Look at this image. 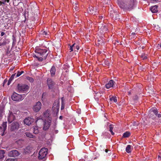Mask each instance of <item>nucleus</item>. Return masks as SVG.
<instances>
[{
  "label": "nucleus",
  "instance_id": "56",
  "mask_svg": "<svg viewBox=\"0 0 161 161\" xmlns=\"http://www.w3.org/2000/svg\"><path fill=\"white\" fill-rule=\"evenodd\" d=\"M158 158L160 159V160H161V156L158 155Z\"/></svg>",
  "mask_w": 161,
  "mask_h": 161
},
{
  "label": "nucleus",
  "instance_id": "45",
  "mask_svg": "<svg viewBox=\"0 0 161 161\" xmlns=\"http://www.w3.org/2000/svg\"><path fill=\"white\" fill-rule=\"evenodd\" d=\"M76 49V50H78L79 49V47L78 46V45H76L75 46V49Z\"/></svg>",
  "mask_w": 161,
  "mask_h": 161
},
{
  "label": "nucleus",
  "instance_id": "12",
  "mask_svg": "<svg viewBox=\"0 0 161 161\" xmlns=\"http://www.w3.org/2000/svg\"><path fill=\"white\" fill-rule=\"evenodd\" d=\"M41 103L40 102L38 101L36 103V105L34 106L33 107V110L34 111L36 112H37L41 108Z\"/></svg>",
  "mask_w": 161,
  "mask_h": 161
},
{
  "label": "nucleus",
  "instance_id": "20",
  "mask_svg": "<svg viewBox=\"0 0 161 161\" xmlns=\"http://www.w3.org/2000/svg\"><path fill=\"white\" fill-rule=\"evenodd\" d=\"M109 100L110 102H114V103H116L117 101L116 97L114 96H110Z\"/></svg>",
  "mask_w": 161,
  "mask_h": 161
},
{
  "label": "nucleus",
  "instance_id": "36",
  "mask_svg": "<svg viewBox=\"0 0 161 161\" xmlns=\"http://www.w3.org/2000/svg\"><path fill=\"white\" fill-rule=\"evenodd\" d=\"M97 42L100 45H102L103 43V40H101L98 39Z\"/></svg>",
  "mask_w": 161,
  "mask_h": 161
},
{
  "label": "nucleus",
  "instance_id": "49",
  "mask_svg": "<svg viewBox=\"0 0 161 161\" xmlns=\"http://www.w3.org/2000/svg\"><path fill=\"white\" fill-rule=\"evenodd\" d=\"M5 33L4 32H2L1 33V36H3L4 35H5Z\"/></svg>",
  "mask_w": 161,
  "mask_h": 161
},
{
  "label": "nucleus",
  "instance_id": "43",
  "mask_svg": "<svg viewBox=\"0 0 161 161\" xmlns=\"http://www.w3.org/2000/svg\"><path fill=\"white\" fill-rule=\"evenodd\" d=\"M69 50H70V52H72L74 50V48H73V47H71V46H70L69 47Z\"/></svg>",
  "mask_w": 161,
  "mask_h": 161
},
{
  "label": "nucleus",
  "instance_id": "34",
  "mask_svg": "<svg viewBox=\"0 0 161 161\" xmlns=\"http://www.w3.org/2000/svg\"><path fill=\"white\" fill-rule=\"evenodd\" d=\"M63 97L62 98V105L61 107V109H63L64 108V103L63 101Z\"/></svg>",
  "mask_w": 161,
  "mask_h": 161
},
{
  "label": "nucleus",
  "instance_id": "37",
  "mask_svg": "<svg viewBox=\"0 0 161 161\" xmlns=\"http://www.w3.org/2000/svg\"><path fill=\"white\" fill-rule=\"evenodd\" d=\"M109 128V131L112 130H113V125L112 124L110 125Z\"/></svg>",
  "mask_w": 161,
  "mask_h": 161
},
{
  "label": "nucleus",
  "instance_id": "32",
  "mask_svg": "<svg viewBox=\"0 0 161 161\" xmlns=\"http://www.w3.org/2000/svg\"><path fill=\"white\" fill-rule=\"evenodd\" d=\"M16 159L14 158H9L5 159L4 161H15Z\"/></svg>",
  "mask_w": 161,
  "mask_h": 161
},
{
  "label": "nucleus",
  "instance_id": "41",
  "mask_svg": "<svg viewBox=\"0 0 161 161\" xmlns=\"http://www.w3.org/2000/svg\"><path fill=\"white\" fill-rule=\"evenodd\" d=\"M75 43L73 44L72 46H71V47H73V48H74V50L75 51H76V50H75Z\"/></svg>",
  "mask_w": 161,
  "mask_h": 161
},
{
  "label": "nucleus",
  "instance_id": "17",
  "mask_svg": "<svg viewBox=\"0 0 161 161\" xmlns=\"http://www.w3.org/2000/svg\"><path fill=\"white\" fill-rule=\"evenodd\" d=\"M88 12L91 14H95L96 12V9L92 6L89 7L88 8Z\"/></svg>",
  "mask_w": 161,
  "mask_h": 161
},
{
  "label": "nucleus",
  "instance_id": "38",
  "mask_svg": "<svg viewBox=\"0 0 161 161\" xmlns=\"http://www.w3.org/2000/svg\"><path fill=\"white\" fill-rule=\"evenodd\" d=\"M75 5H75V7H74V8L75 10V11H76L78 10V8L77 6V4L76 3H75Z\"/></svg>",
  "mask_w": 161,
  "mask_h": 161
},
{
  "label": "nucleus",
  "instance_id": "63",
  "mask_svg": "<svg viewBox=\"0 0 161 161\" xmlns=\"http://www.w3.org/2000/svg\"><path fill=\"white\" fill-rule=\"evenodd\" d=\"M115 18H116V17H114V19H115Z\"/></svg>",
  "mask_w": 161,
  "mask_h": 161
},
{
  "label": "nucleus",
  "instance_id": "52",
  "mask_svg": "<svg viewBox=\"0 0 161 161\" xmlns=\"http://www.w3.org/2000/svg\"><path fill=\"white\" fill-rule=\"evenodd\" d=\"M7 54L9 56L11 54H10V52H8V51L7 52Z\"/></svg>",
  "mask_w": 161,
  "mask_h": 161
},
{
  "label": "nucleus",
  "instance_id": "50",
  "mask_svg": "<svg viewBox=\"0 0 161 161\" xmlns=\"http://www.w3.org/2000/svg\"><path fill=\"white\" fill-rule=\"evenodd\" d=\"M110 131L111 132V133L112 135H114V133L113 132V130Z\"/></svg>",
  "mask_w": 161,
  "mask_h": 161
},
{
  "label": "nucleus",
  "instance_id": "26",
  "mask_svg": "<svg viewBox=\"0 0 161 161\" xmlns=\"http://www.w3.org/2000/svg\"><path fill=\"white\" fill-rule=\"evenodd\" d=\"M7 123L6 122H4L3 123L2 127L3 128V132H4L6 129L7 126Z\"/></svg>",
  "mask_w": 161,
  "mask_h": 161
},
{
  "label": "nucleus",
  "instance_id": "33",
  "mask_svg": "<svg viewBox=\"0 0 161 161\" xmlns=\"http://www.w3.org/2000/svg\"><path fill=\"white\" fill-rule=\"evenodd\" d=\"M26 79L29 80L31 82H33L34 81L33 78L29 76L27 77Z\"/></svg>",
  "mask_w": 161,
  "mask_h": 161
},
{
  "label": "nucleus",
  "instance_id": "14",
  "mask_svg": "<svg viewBox=\"0 0 161 161\" xmlns=\"http://www.w3.org/2000/svg\"><path fill=\"white\" fill-rule=\"evenodd\" d=\"M33 121L34 119L29 117L25 119L24 120V123L28 125H30Z\"/></svg>",
  "mask_w": 161,
  "mask_h": 161
},
{
  "label": "nucleus",
  "instance_id": "3",
  "mask_svg": "<svg viewBox=\"0 0 161 161\" xmlns=\"http://www.w3.org/2000/svg\"><path fill=\"white\" fill-rule=\"evenodd\" d=\"M17 88L19 92L25 93L29 90V86L25 84L19 83L17 85Z\"/></svg>",
  "mask_w": 161,
  "mask_h": 161
},
{
  "label": "nucleus",
  "instance_id": "60",
  "mask_svg": "<svg viewBox=\"0 0 161 161\" xmlns=\"http://www.w3.org/2000/svg\"><path fill=\"white\" fill-rule=\"evenodd\" d=\"M99 18L100 19H102V18H103V16H99Z\"/></svg>",
  "mask_w": 161,
  "mask_h": 161
},
{
  "label": "nucleus",
  "instance_id": "57",
  "mask_svg": "<svg viewBox=\"0 0 161 161\" xmlns=\"http://www.w3.org/2000/svg\"><path fill=\"white\" fill-rule=\"evenodd\" d=\"M136 35V33H135V32H132L131 34V35H133V36H134Z\"/></svg>",
  "mask_w": 161,
  "mask_h": 161
},
{
  "label": "nucleus",
  "instance_id": "8",
  "mask_svg": "<svg viewBox=\"0 0 161 161\" xmlns=\"http://www.w3.org/2000/svg\"><path fill=\"white\" fill-rule=\"evenodd\" d=\"M20 154L19 151L16 150H13L8 152V155L9 157L15 158Z\"/></svg>",
  "mask_w": 161,
  "mask_h": 161
},
{
  "label": "nucleus",
  "instance_id": "53",
  "mask_svg": "<svg viewBox=\"0 0 161 161\" xmlns=\"http://www.w3.org/2000/svg\"><path fill=\"white\" fill-rule=\"evenodd\" d=\"M105 151L106 153H108V152L109 151L107 149H105ZM109 152H110V151H109Z\"/></svg>",
  "mask_w": 161,
  "mask_h": 161
},
{
  "label": "nucleus",
  "instance_id": "9",
  "mask_svg": "<svg viewBox=\"0 0 161 161\" xmlns=\"http://www.w3.org/2000/svg\"><path fill=\"white\" fill-rule=\"evenodd\" d=\"M19 127V125L18 122H15L12 123L10 126V130L12 131H17Z\"/></svg>",
  "mask_w": 161,
  "mask_h": 161
},
{
  "label": "nucleus",
  "instance_id": "10",
  "mask_svg": "<svg viewBox=\"0 0 161 161\" xmlns=\"http://www.w3.org/2000/svg\"><path fill=\"white\" fill-rule=\"evenodd\" d=\"M47 84L49 89H53L55 84V82L50 78L47 79Z\"/></svg>",
  "mask_w": 161,
  "mask_h": 161
},
{
  "label": "nucleus",
  "instance_id": "51",
  "mask_svg": "<svg viewBox=\"0 0 161 161\" xmlns=\"http://www.w3.org/2000/svg\"><path fill=\"white\" fill-rule=\"evenodd\" d=\"M46 95V93H43L42 96V99L43 98L44 96Z\"/></svg>",
  "mask_w": 161,
  "mask_h": 161
},
{
  "label": "nucleus",
  "instance_id": "4",
  "mask_svg": "<svg viewBox=\"0 0 161 161\" xmlns=\"http://www.w3.org/2000/svg\"><path fill=\"white\" fill-rule=\"evenodd\" d=\"M48 149L43 148L41 149L38 153V158L39 159H45L47 154Z\"/></svg>",
  "mask_w": 161,
  "mask_h": 161
},
{
  "label": "nucleus",
  "instance_id": "13",
  "mask_svg": "<svg viewBox=\"0 0 161 161\" xmlns=\"http://www.w3.org/2000/svg\"><path fill=\"white\" fill-rule=\"evenodd\" d=\"M50 112L51 111L49 109H47L45 111L43 114V115L44 118V120L45 119H47V120H49V118H51L50 117Z\"/></svg>",
  "mask_w": 161,
  "mask_h": 161
},
{
  "label": "nucleus",
  "instance_id": "48",
  "mask_svg": "<svg viewBox=\"0 0 161 161\" xmlns=\"http://www.w3.org/2000/svg\"><path fill=\"white\" fill-rule=\"evenodd\" d=\"M0 131H3V128L1 126L0 127Z\"/></svg>",
  "mask_w": 161,
  "mask_h": 161
},
{
  "label": "nucleus",
  "instance_id": "6",
  "mask_svg": "<svg viewBox=\"0 0 161 161\" xmlns=\"http://www.w3.org/2000/svg\"><path fill=\"white\" fill-rule=\"evenodd\" d=\"M150 116L153 119L155 118L157 116L158 118L161 117V114H158V110L156 108H153L150 113Z\"/></svg>",
  "mask_w": 161,
  "mask_h": 161
},
{
  "label": "nucleus",
  "instance_id": "62",
  "mask_svg": "<svg viewBox=\"0 0 161 161\" xmlns=\"http://www.w3.org/2000/svg\"><path fill=\"white\" fill-rule=\"evenodd\" d=\"M160 47L161 48V42L160 44Z\"/></svg>",
  "mask_w": 161,
  "mask_h": 161
},
{
  "label": "nucleus",
  "instance_id": "64",
  "mask_svg": "<svg viewBox=\"0 0 161 161\" xmlns=\"http://www.w3.org/2000/svg\"><path fill=\"white\" fill-rule=\"evenodd\" d=\"M120 45H121V44H121V43H120Z\"/></svg>",
  "mask_w": 161,
  "mask_h": 161
},
{
  "label": "nucleus",
  "instance_id": "61",
  "mask_svg": "<svg viewBox=\"0 0 161 161\" xmlns=\"http://www.w3.org/2000/svg\"><path fill=\"white\" fill-rule=\"evenodd\" d=\"M110 154H111V152H110V153H108V154L109 155H110Z\"/></svg>",
  "mask_w": 161,
  "mask_h": 161
},
{
  "label": "nucleus",
  "instance_id": "25",
  "mask_svg": "<svg viewBox=\"0 0 161 161\" xmlns=\"http://www.w3.org/2000/svg\"><path fill=\"white\" fill-rule=\"evenodd\" d=\"M131 146L130 145H128L126 148V151L128 153H129L131 152Z\"/></svg>",
  "mask_w": 161,
  "mask_h": 161
},
{
  "label": "nucleus",
  "instance_id": "22",
  "mask_svg": "<svg viewBox=\"0 0 161 161\" xmlns=\"http://www.w3.org/2000/svg\"><path fill=\"white\" fill-rule=\"evenodd\" d=\"M5 154V151L3 150H0V160H2L4 157V154Z\"/></svg>",
  "mask_w": 161,
  "mask_h": 161
},
{
  "label": "nucleus",
  "instance_id": "29",
  "mask_svg": "<svg viewBox=\"0 0 161 161\" xmlns=\"http://www.w3.org/2000/svg\"><path fill=\"white\" fill-rule=\"evenodd\" d=\"M25 134L27 137L30 138H33L34 137L33 135L31 133L29 132H27L25 133Z\"/></svg>",
  "mask_w": 161,
  "mask_h": 161
},
{
  "label": "nucleus",
  "instance_id": "39",
  "mask_svg": "<svg viewBox=\"0 0 161 161\" xmlns=\"http://www.w3.org/2000/svg\"><path fill=\"white\" fill-rule=\"evenodd\" d=\"M6 42H0V46H2L3 45H4L6 44Z\"/></svg>",
  "mask_w": 161,
  "mask_h": 161
},
{
  "label": "nucleus",
  "instance_id": "58",
  "mask_svg": "<svg viewBox=\"0 0 161 161\" xmlns=\"http://www.w3.org/2000/svg\"><path fill=\"white\" fill-rule=\"evenodd\" d=\"M147 56H144L143 58V59H147Z\"/></svg>",
  "mask_w": 161,
  "mask_h": 161
},
{
  "label": "nucleus",
  "instance_id": "5",
  "mask_svg": "<svg viewBox=\"0 0 161 161\" xmlns=\"http://www.w3.org/2000/svg\"><path fill=\"white\" fill-rule=\"evenodd\" d=\"M44 121L42 119H39L36 121V123L37 124L38 122H43L44 126L43 129L44 130H47L51 125V123L52 122V118H49V120H47V119H45Z\"/></svg>",
  "mask_w": 161,
  "mask_h": 161
},
{
  "label": "nucleus",
  "instance_id": "28",
  "mask_svg": "<svg viewBox=\"0 0 161 161\" xmlns=\"http://www.w3.org/2000/svg\"><path fill=\"white\" fill-rule=\"evenodd\" d=\"M39 132V130L37 126H35L33 128V133L35 134H38Z\"/></svg>",
  "mask_w": 161,
  "mask_h": 161
},
{
  "label": "nucleus",
  "instance_id": "40",
  "mask_svg": "<svg viewBox=\"0 0 161 161\" xmlns=\"http://www.w3.org/2000/svg\"><path fill=\"white\" fill-rule=\"evenodd\" d=\"M104 62L105 63V64L107 66H109V63L108 61H105Z\"/></svg>",
  "mask_w": 161,
  "mask_h": 161
},
{
  "label": "nucleus",
  "instance_id": "30",
  "mask_svg": "<svg viewBox=\"0 0 161 161\" xmlns=\"http://www.w3.org/2000/svg\"><path fill=\"white\" fill-rule=\"evenodd\" d=\"M24 73V72L23 71H21L20 72L18 71L17 73V74H16L15 78H16L17 77L19 76L22 75V74Z\"/></svg>",
  "mask_w": 161,
  "mask_h": 161
},
{
  "label": "nucleus",
  "instance_id": "21",
  "mask_svg": "<svg viewBox=\"0 0 161 161\" xmlns=\"http://www.w3.org/2000/svg\"><path fill=\"white\" fill-rule=\"evenodd\" d=\"M100 29L103 32H106L108 30V29L106 26L103 25L100 27Z\"/></svg>",
  "mask_w": 161,
  "mask_h": 161
},
{
  "label": "nucleus",
  "instance_id": "2",
  "mask_svg": "<svg viewBox=\"0 0 161 161\" xmlns=\"http://www.w3.org/2000/svg\"><path fill=\"white\" fill-rule=\"evenodd\" d=\"M118 4L120 8L130 11L133 8L134 0H126L124 2L118 1Z\"/></svg>",
  "mask_w": 161,
  "mask_h": 161
},
{
  "label": "nucleus",
  "instance_id": "15",
  "mask_svg": "<svg viewBox=\"0 0 161 161\" xmlns=\"http://www.w3.org/2000/svg\"><path fill=\"white\" fill-rule=\"evenodd\" d=\"M33 150V147L31 146H29L24 149V152L26 153H30L32 152Z\"/></svg>",
  "mask_w": 161,
  "mask_h": 161
},
{
  "label": "nucleus",
  "instance_id": "44",
  "mask_svg": "<svg viewBox=\"0 0 161 161\" xmlns=\"http://www.w3.org/2000/svg\"><path fill=\"white\" fill-rule=\"evenodd\" d=\"M5 3L4 0H3V2L0 1V4L1 5L2 4H5Z\"/></svg>",
  "mask_w": 161,
  "mask_h": 161
},
{
  "label": "nucleus",
  "instance_id": "42",
  "mask_svg": "<svg viewBox=\"0 0 161 161\" xmlns=\"http://www.w3.org/2000/svg\"><path fill=\"white\" fill-rule=\"evenodd\" d=\"M12 80H10V79H9V80H8V84H7L8 85H10V84L11 83V81Z\"/></svg>",
  "mask_w": 161,
  "mask_h": 161
},
{
  "label": "nucleus",
  "instance_id": "47",
  "mask_svg": "<svg viewBox=\"0 0 161 161\" xmlns=\"http://www.w3.org/2000/svg\"><path fill=\"white\" fill-rule=\"evenodd\" d=\"M7 82V80H5L3 82V86H4V85Z\"/></svg>",
  "mask_w": 161,
  "mask_h": 161
},
{
  "label": "nucleus",
  "instance_id": "11",
  "mask_svg": "<svg viewBox=\"0 0 161 161\" xmlns=\"http://www.w3.org/2000/svg\"><path fill=\"white\" fill-rule=\"evenodd\" d=\"M116 83L114 81L111 80L105 85V87L107 89H109L111 87L114 88L116 86Z\"/></svg>",
  "mask_w": 161,
  "mask_h": 161
},
{
  "label": "nucleus",
  "instance_id": "19",
  "mask_svg": "<svg viewBox=\"0 0 161 161\" xmlns=\"http://www.w3.org/2000/svg\"><path fill=\"white\" fill-rule=\"evenodd\" d=\"M56 69L55 66H53L50 70V72L52 76H54L55 74Z\"/></svg>",
  "mask_w": 161,
  "mask_h": 161
},
{
  "label": "nucleus",
  "instance_id": "23",
  "mask_svg": "<svg viewBox=\"0 0 161 161\" xmlns=\"http://www.w3.org/2000/svg\"><path fill=\"white\" fill-rule=\"evenodd\" d=\"M114 15H117V13L114 11H112L110 12V15L111 17L114 18Z\"/></svg>",
  "mask_w": 161,
  "mask_h": 161
},
{
  "label": "nucleus",
  "instance_id": "46",
  "mask_svg": "<svg viewBox=\"0 0 161 161\" xmlns=\"http://www.w3.org/2000/svg\"><path fill=\"white\" fill-rule=\"evenodd\" d=\"M58 130H54L53 133L55 134H57V133H58Z\"/></svg>",
  "mask_w": 161,
  "mask_h": 161
},
{
  "label": "nucleus",
  "instance_id": "16",
  "mask_svg": "<svg viewBox=\"0 0 161 161\" xmlns=\"http://www.w3.org/2000/svg\"><path fill=\"white\" fill-rule=\"evenodd\" d=\"M15 119V116L13 114L12 112L9 113V115L8 117V121L9 123H11Z\"/></svg>",
  "mask_w": 161,
  "mask_h": 161
},
{
  "label": "nucleus",
  "instance_id": "18",
  "mask_svg": "<svg viewBox=\"0 0 161 161\" xmlns=\"http://www.w3.org/2000/svg\"><path fill=\"white\" fill-rule=\"evenodd\" d=\"M150 10L153 13H156L158 11V7L156 5H155L151 7Z\"/></svg>",
  "mask_w": 161,
  "mask_h": 161
},
{
  "label": "nucleus",
  "instance_id": "27",
  "mask_svg": "<svg viewBox=\"0 0 161 161\" xmlns=\"http://www.w3.org/2000/svg\"><path fill=\"white\" fill-rule=\"evenodd\" d=\"M41 34L44 36L45 37H47V36L49 35L47 31H41Z\"/></svg>",
  "mask_w": 161,
  "mask_h": 161
},
{
  "label": "nucleus",
  "instance_id": "35",
  "mask_svg": "<svg viewBox=\"0 0 161 161\" xmlns=\"http://www.w3.org/2000/svg\"><path fill=\"white\" fill-rule=\"evenodd\" d=\"M16 74V73L13 74L9 78V79H10V80H13L14 79V77H15Z\"/></svg>",
  "mask_w": 161,
  "mask_h": 161
},
{
  "label": "nucleus",
  "instance_id": "59",
  "mask_svg": "<svg viewBox=\"0 0 161 161\" xmlns=\"http://www.w3.org/2000/svg\"><path fill=\"white\" fill-rule=\"evenodd\" d=\"M62 118H63V117L62 116H60V117H59V119H62Z\"/></svg>",
  "mask_w": 161,
  "mask_h": 161
},
{
  "label": "nucleus",
  "instance_id": "31",
  "mask_svg": "<svg viewBox=\"0 0 161 161\" xmlns=\"http://www.w3.org/2000/svg\"><path fill=\"white\" fill-rule=\"evenodd\" d=\"M4 114V110L3 108H0V117H2Z\"/></svg>",
  "mask_w": 161,
  "mask_h": 161
},
{
  "label": "nucleus",
  "instance_id": "1",
  "mask_svg": "<svg viewBox=\"0 0 161 161\" xmlns=\"http://www.w3.org/2000/svg\"><path fill=\"white\" fill-rule=\"evenodd\" d=\"M35 52L36 54L33 56L36 58L40 61L45 60L48 54L47 51L45 49L37 48L35 50Z\"/></svg>",
  "mask_w": 161,
  "mask_h": 161
},
{
  "label": "nucleus",
  "instance_id": "54",
  "mask_svg": "<svg viewBox=\"0 0 161 161\" xmlns=\"http://www.w3.org/2000/svg\"><path fill=\"white\" fill-rule=\"evenodd\" d=\"M14 68V66L12 67V68L10 69V70H13Z\"/></svg>",
  "mask_w": 161,
  "mask_h": 161
},
{
  "label": "nucleus",
  "instance_id": "55",
  "mask_svg": "<svg viewBox=\"0 0 161 161\" xmlns=\"http://www.w3.org/2000/svg\"><path fill=\"white\" fill-rule=\"evenodd\" d=\"M4 1L5 2V3L7 2V3H8L9 2V0H4Z\"/></svg>",
  "mask_w": 161,
  "mask_h": 161
},
{
  "label": "nucleus",
  "instance_id": "7",
  "mask_svg": "<svg viewBox=\"0 0 161 161\" xmlns=\"http://www.w3.org/2000/svg\"><path fill=\"white\" fill-rule=\"evenodd\" d=\"M12 99L15 101H18L22 100L23 99L22 95H19L16 92H14L11 97Z\"/></svg>",
  "mask_w": 161,
  "mask_h": 161
},
{
  "label": "nucleus",
  "instance_id": "24",
  "mask_svg": "<svg viewBox=\"0 0 161 161\" xmlns=\"http://www.w3.org/2000/svg\"><path fill=\"white\" fill-rule=\"evenodd\" d=\"M130 135V132L126 131L123 134L122 137L124 138L128 137Z\"/></svg>",
  "mask_w": 161,
  "mask_h": 161
}]
</instances>
